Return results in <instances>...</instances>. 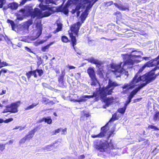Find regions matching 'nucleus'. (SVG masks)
<instances>
[{"label": "nucleus", "mask_w": 159, "mask_h": 159, "mask_svg": "<svg viewBox=\"0 0 159 159\" xmlns=\"http://www.w3.org/2000/svg\"><path fill=\"white\" fill-rule=\"evenodd\" d=\"M93 144L94 148L100 152H105L107 153H110V151L108 149L105 142H103L101 141L97 140L94 142Z\"/></svg>", "instance_id": "nucleus-8"}, {"label": "nucleus", "mask_w": 159, "mask_h": 159, "mask_svg": "<svg viewBox=\"0 0 159 159\" xmlns=\"http://www.w3.org/2000/svg\"><path fill=\"white\" fill-rule=\"evenodd\" d=\"M36 71L38 73L39 76H41L43 74V71L42 69H36Z\"/></svg>", "instance_id": "nucleus-36"}, {"label": "nucleus", "mask_w": 159, "mask_h": 159, "mask_svg": "<svg viewBox=\"0 0 159 159\" xmlns=\"http://www.w3.org/2000/svg\"><path fill=\"white\" fill-rule=\"evenodd\" d=\"M5 3V0H0V8H2Z\"/></svg>", "instance_id": "nucleus-37"}, {"label": "nucleus", "mask_w": 159, "mask_h": 159, "mask_svg": "<svg viewBox=\"0 0 159 159\" xmlns=\"http://www.w3.org/2000/svg\"><path fill=\"white\" fill-rule=\"evenodd\" d=\"M157 67H155L152 70V73H146L142 75H139L143 70L141 68H140L138 72L135 75L132 80L129 83H125L122 87L123 91L121 93L124 94L126 93L129 89H132L137 85L136 84L140 81L144 82L141 84L134 89L129 94L128 99H131L134 95L142 88L145 86L147 84L154 80L156 76L159 75V72L156 76H154L155 74L153 72L158 69Z\"/></svg>", "instance_id": "nucleus-1"}, {"label": "nucleus", "mask_w": 159, "mask_h": 159, "mask_svg": "<svg viewBox=\"0 0 159 159\" xmlns=\"http://www.w3.org/2000/svg\"><path fill=\"white\" fill-rule=\"evenodd\" d=\"M66 128H65L64 129H62V134H65L64 132H66Z\"/></svg>", "instance_id": "nucleus-58"}, {"label": "nucleus", "mask_w": 159, "mask_h": 159, "mask_svg": "<svg viewBox=\"0 0 159 159\" xmlns=\"http://www.w3.org/2000/svg\"><path fill=\"white\" fill-rule=\"evenodd\" d=\"M53 42H51L49 44L47 45L42 47L41 48V50L43 52H45L46 51V50L48 49L50 46L52 45L53 43Z\"/></svg>", "instance_id": "nucleus-27"}, {"label": "nucleus", "mask_w": 159, "mask_h": 159, "mask_svg": "<svg viewBox=\"0 0 159 159\" xmlns=\"http://www.w3.org/2000/svg\"><path fill=\"white\" fill-rule=\"evenodd\" d=\"M32 72L31 71H29L28 72H27L26 74V75L29 80L30 78L31 75H32Z\"/></svg>", "instance_id": "nucleus-38"}, {"label": "nucleus", "mask_w": 159, "mask_h": 159, "mask_svg": "<svg viewBox=\"0 0 159 159\" xmlns=\"http://www.w3.org/2000/svg\"><path fill=\"white\" fill-rule=\"evenodd\" d=\"M82 23L80 22H77L76 24H75L70 27V30L72 32L75 34L76 35H77L78 32L81 25Z\"/></svg>", "instance_id": "nucleus-13"}, {"label": "nucleus", "mask_w": 159, "mask_h": 159, "mask_svg": "<svg viewBox=\"0 0 159 159\" xmlns=\"http://www.w3.org/2000/svg\"><path fill=\"white\" fill-rule=\"evenodd\" d=\"M106 143L107 146V148L108 150L110 151V149H115L116 148V146L113 144V141L112 140H111L109 143Z\"/></svg>", "instance_id": "nucleus-19"}, {"label": "nucleus", "mask_w": 159, "mask_h": 159, "mask_svg": "<svg viewBox=\"0 0 159 159\" xmlns=\"http://www.w3.org/2000/svg\"><path fill=\"white\" fill-rule=\"evenodd\" d=\"M131 53V54H121L124 62V64L130 65L129 67H132L133 66L135 65V63L137 64L141 61V60L135 59L141 57L140 54L143 55V53L140 51H133Z\"/></svg>", "instance_id": "nucleus-4"}, {"label": "nucleus", "mask_w": 159, "mask_h": 159, "mask_svg": "<svg viewBox=\"0 0 159 159\" xmlns=\"http://www.w3.org/2000/svg\"><path fill=\"white\" fill-rule=\"evenodd\" d=\"M73 48L75 52H76L79 55H80L81 54V52L79 49H78L77 48H76V47H75V46L73 47Z\"/></svg>", "instance_id": "nucleus-40"}, {"label": "nucleus", "mask_w": 159, "mask_h": 159, "mask_svg": "<svg viewBox=\"0 0 159 159\" xmlns=\"http://www.w3.org/2000/svg\"><path fill=\"white\" fill-rule=\"evenodd\" d=\"M26 140H27L25 136L21 139L20 141V144H22L24 143Z\"/></svg>", "instance_id": "nucleus-43"}, {"label": "nucleus", "mask_w": 159, "mask_h": 159, "mask_svg": "<svg viewBox=\"0 0 159 159\" xmlns=\"http://www.w3.org/2000/svg\"><path fill=\"white\" fill-rule=\"evenodd\" d=\"M113 134V132H111L110 133H109V134H108L109 136H108V138H109Z\"/></svg>", "instance_id": "nucleus-63"}, {"label": "nucleus", "mask_w": 159, "mask_h": 159, "mask_svg": "<svg viewBox=\"0 0 159 159\" xmlns=\"http://www.w3.org/2000/svg\"><path fill=\"white\" fill-rule=\"evenodd\" d=\"M39 103L38 102H36L33 103L32 105L29 106L26 108L25 109L26 110H29L33 108L34 107L36 106Z\"/></svg>", "instance_id": "nucleus-30"}, {"label": "nucleus", "mask_w": 159, "mask_h": 159, "mask_svg": "<svg viewBox=\"0 0 159 159\" xmlns=\"http://www.w3.org/2000/svg\"><path fill=\"white\" fill-rule=\"evenodd\" d=\"M8 8H9V7H8V5H7V6H4L3 7V9L4 10H7Z\"/></svg>", "instance_id": "nucleus-56"}, {"label": "nucleus", "mask_w": 159, "mask_h": 159, "mask_svg": "<svg viewBox=\"0 0 159 159\" xmlns=\"http://www.w3.org/2000/svg\"><path fill=\"white\" fill-rule=\"evenodd\" d=\"M25 138H26L27 140H29L30 139H31L33 137L29 134H28L27 135L25 136Z\"/></svg>", "instance_id": "nucleus-50"}, {"label": "nucleus", "mask_w": 159, "mask_h": 159, "mask_svg": "<svg viewBox=\"0 0 159 159\" xmlns=\"http://www.w3.org/2000/svg\"><path fill=\"white\" fill-rule=\"evenodd\" d=\"M36 26L38 30L37 35H38V37H39L42 33L43 29L42 27V25L40 23H38L36 25Z\"/></svg>", "instance_id": "nucleus-18"}, {"label": "nucleus", "mask_w": 159, "mask_h": 159, "mask_svg": "<svg viewBox=\"0 0 159 159\" xmlns=\"http://www.w3.org/2000/svg\"><path fill=\"white\" fill-rule=\"evenodd\" d=\"M119 117L118 116H117V113H116L112 115V116L110 120L109 121V122H111L115 120H117L119 119Z\"/></svg>", "instance_id": "nucleus-26"}, {"label": "nucleus", "mask_w": 159, "mask_h": 159, "mask_svg": "<svg viewBox=\"0 0 159 159\" xmlns=\"http://www.w3.org/2000/svg\"><path fill=\"white\" fill-rule=\"evenodd\" d=\"M13 120V119L12 118H10L7 120H6L5 121V122L6 123H8L10 122L11 121Z\"/></svg>", "instance_id": "nucleus-49"}, {"label": "nucleus", "mask_w": 159, "mask_h": 159, "mask_svg": "<svg viewBox=\"0 0 159 159\" xmlns=\"http://www.w3.org/2000/svg\"><path fill=\"white\" fill-rule=\"evenodd\" d=\"M45 3L46 4L52 3L54 4H56L54 0H45Z\"/></svg>", "instance_id": "nucleus-34"}, {"label": "nucleus", "mask_w": 159, "mask_h": 159, "mask_svg": "<svg viewBox=\"0 0 159 159\" xmlns=\"http://www.w3.org/2000/svg\"><path fill=\"white\" fill-rule=\"evenodd\" d=\"M88 1V0H68L67 4L68 6L72 4L76 5L75 8L72 10L71 12L72 14H74L76 12L77 16H78L80 13V10L81 8H85Z\"/></svg>", "instance_id": "nucleus-5"}, {"label": "nucleus", "mask_w": 159, "mask_h": 159, "mask_svg": "<svg viewBox=\"0 0 159 159\" xmlns=\"http://www.w3.org/2000/svg\"><path fill=\"white\" fill-rule=\"evenodd\" d=\"M0 66H1V67H2L5 66H10L11 65H10L9 64V65L6 62L3 61L1 63V65H0Z\"/></svg>", "instance_id": "nucleus-39"}, {"label": "nucleus", "mask_w": 159, "mask_h": 159, "mask_svg": "<svg viewBox=\"0 0 159 159\" xmlns=\"http://www.w3.org/2000/svg\"><path fill=\"white\" fill-rule=\"evenodd\" d=\"M25 50H26L28 52H32L31 50V49L30 48H28L27 47H25Z\"/></svg>", "instance_id": "nucleus-52"}, {"label": "nucleus", "mask_w": 159, "mask_h": 159, "mask_svg": "<svg viewBox=\"0 0 159 159\" xmlns=\"http://www.w3.org/2000/svg\"><path fill=\"white\" fill-rule=\"evenodd\" d=\"M19 6L18 3L16 2L10 3L8 4V7L12 10L17 9Z\"/></svg>", "instance_id": "nucleus-17"}, {"label": "nucleus", "mask_w": 159, "mask_h": 159, "mask_svg": "<svg viewBox=\"0 0 159 159\" xmlns=\"http://www.w3.org/2000/svg\"><path fill=\"white\" fill-rule=\"evenodd\" d=\"M122 63L121 62L119 64H112L111 65V67L113 71H114V74L116 75H117V73L119 74V75H117V77H120L121 76H123L125 79H126L128 75V71H126L124 70V66L125 65L128 66H127L128 68H131V67H129L130 66L129 65L127 64L124 65V63L123 64L122 66L121 65Z\"/></svg>", "instance_id": "nucleus-6"}, {"label": "nucleus", "mask_w": 159, "mask_h": 159, "mask_svg": "<svg viewBox=\"0 0 159 159\" xmlns=\"http://www.w3.org/2000/svg\"><path fill=\"white\" fill-rule=\"evenodd\" d=\"M130 102L131 100H127L126 102L125 103L124 106L123 107L119 108L117 110V111L122 115L124 114L126 109L127 105Z\"/></svg>", "instance_id": "nucleus-15"}, {"label": "nucleus", "mask_w": 159, "mask_h": 159, "mask_svg": "<svg viewBox=\"0 0 159 159\" xmlns=\"http://www.w3.org/2000/svg\"><path fill=\"white\" fill-rule=\"evenodd\" d=\"M146 64L147 67L152 66L158 65L159 64V55L157 57L147 62Z\"/></svg>", "instance_id": "nucleus-14"}, {"label": "nucleus", "mask_w": 159, "mask_h": 159, "mask_svg": "<svg viewBox=\"0 0 159 159\" xmlns=\"http://www.w3.org/2000/svg\"><path fill=\"white\" fill-rule=\"evenodd\" d=\"M65 75V71L64 70H62L61 71V76H63V77H64Z\"/></svg>", "instance_id": "nucleus-54"}, {"label": "nucleus", "mask_w": 159, "mask_h": 159, "mask_svg": "<svg viewBox=\"0 0 159 159\" xmlns=\"http://www.w3.org/2000/svg\"><path fill=\"white\" fill-rule=\"evenodd\" d=\"M7 22V23L10 24L11 26L12 30H15V27L16 25L14 21L8 19Z\"/></svg>", "instance_id": "nucleus-24"}, {"label": "nucleus", "mask_w": 159, "mask_h": 159, "mask_svg": "<svg viewBox=\"0 0 159 159\" xmlns=\"http://www.w3.org/2000/svg\"><path fill=\"white\" fill-rule=\"evenodd\" d=\"M87 71L92 81L91 83V85H96L98 83V81L96 77L94 68L92 67H89L87 69Z\"/></svg>", "instance_id": "nucleus-9"}, {"label": "nucleus", "mask_w": 159, "mask_h": 159, "mask_svg": "<svg viewBox=\"0 0 159 159\" xmlns=\"http://www.w3.org/2000/svg\"><path fill=\"white\" fill-rule=\"evenodd\" d=\"M53 147V144L48 145L45 147L44 149L47 150V151H50L52 150Z\"/></svg>", "instance_id": "nucleus-32"}, {"label": "nucleus", "mask_w": 159, "mask_h": 159, "mask_svg": "<svg viewBox=\"0 0 159 159\" xmlns=\"http://www.w3.org/2000/svg\"><path fill=\"white\" fill-rule=\"evenodd\" d=\"M153 119L154 121H158L159 120V112H157L155 114Z\"/></svg>", "instance_id": "nucleus-31"}, {"label": "nucleus", "mask_w": 159, "mask_h": 159, "mask_svg": "<svg viewBox=\"0 0 159 159\" xmlns=\"http://www.w3.org/2000/svg\"><path fill=\"white\" fill-rule=\"evenodd\" d=\"M33 21L32 20H29L25 22L23 25L22 27L25 30H28L29 26L32 24Z\"/></svg>", "instance_id": "nucleus-16"}, {"label": "nucleus", "mask_w": 159, "mask_h": 159, "mask_svg": "<svg viewBox=\"0 0 159 159\" xmlns=\"http://www.w3.org/2000/svg\"><path fill=\"white\" fill-rule=\"evenodd\" d=\"M6 93V90H3L2 91V93H0V95H2L3 94H5Z\"/></svg>", "instance_id": "nucleus-57"}, {"label": "nucleus", "mask_w": 159, "mask_h": 159, "mask_svg": "<svg viewBox=\"0 0 159 159\" xmlns=\"http://www.w3.org/2000/svg\"><path fill=\"white\" fill-rule=\"evenodd\" d=\"M64 78V77L61 76H60L58 78V82L61 85H63Z\"/></svg>", "instance_id": "nucleus-33"}, {"label": "nucleus", "mask_w": 159, "mask_h": 159, "mask_svg": "<svg viewBox=\"0 0 159 159\" xmlns=\"http://www.w3.org/2000/svg\"><path fill=\"white\" fill-rule=\"evenodd\" d=\"M90 116L88 112L85 111H83L81 113V118L84 116H85L86 117H88Z\"/></svg>", "instance_id": "nucleus-29"}, {"label": "nucleus", "mask_w": 159, "mask_h": 159, "mask_svg": "<svg viewBox=\"0 0 159 159\" xmlns=\"http://www.w3.org/2000/svg\"><path fill=\"white\" fill-rule=\"evenodd\" d=\"M43 121H44L46 123L49 124H50L52 123V120L50 117L49 116L43 118L40 120L41 122Z\"/></svg>", "instance_id": "nucleus-20"}, {"label": "nucleus", "mask_w": 159, "mask_h": 159, "mask_svg": "<svg viewBox=\"0 0 159 159\" xmlns=\"http://www.w3.org/2000/svg\"><path fill=\"white\" fill-rule=\"evenodd\" d=\"M146 67H147V66H146V64H145L141 68L143 70Z\"/></svg>", "instance_id": "nucleus-64"}, {"label": "nucleus", "mask_w": 159, "mask_h": 159, "mask_svg": "<svg viewBox=\"0 0 159 159\" xmlns=\"http://www.w3.org/2000/svg\"><path fill=\"white\" fill-rule=\"evenodd\" d=\"M88 60L89 62L96 65L97 67L98 68V74L101 76H103V73H104V70L102 68L100 67V66L103 64L102 62L98 60L95 59L93 57L89 58Z\"/></svg>", "instance_id": "nucleus-10"}, {"label": "nucleus", "mask_w": 159, "mask_h": 159, "mask_svg": "<svg viewBox=\"0 0 159 159\" xmlns=\"http://www.w3.org/2000/svg\"><path fill=\"white\" fill-rule=\"evenodd\" d=\"M3 37V36L2 34H0V41L2 40V38Z\"/></svg>", "instance_id": "nucleus-62"}, {"label": "nucleus", "mask_w": 159, "mask_h": 159, "mask_svg": "<svg viewBox=\"0 0 159 159\" xmlns=\"http://www.w3.org/2000/svg\"><path fill=\"white\" fill-rule=\"evenodd\" d=\"M111 100H103V102L105 104V105H104L103 106V108H106L108 107L111 104Z\"/></svg>", "instance_id": "nucleus-25"}, {"label": "nucleus", "mask_w": 159, "mask_h": 159, "mask_svg": "<svg viewBox=\"0 0 159 159\" xmlns=\"http://www.w3.org/2000/svg\"><path fill=\"white\" fill-rule=\"evenodd\" d=\"M31 71L32 72V75H34V76L35 78L37 77V75L36 74L37 71H36V70H31Z\"/></svg>", "instance_id": "nucleus-45"}, {"label": "nucleus", "mask_w": 159, "mask_h": 159, "mask_svg": "<svg viewBox=\"0 0 159 159\" xmlns=\"http://www.w3.org/2000/svg\"><path fill=\"white\" fill-rule=\"evenodd\" d=\"M67 2L66 3L65 6L62 7L61 9V11L66 15H67L68 13L69 10L68 8L70 6H68L67 4Z\"/></svg>", "instance_id": "nucleus-22"}, {"label": "nucleus", "mask_w": 159, "mask_h": 159, "mask_svg": "<svg viewBox=\"0 0 159 159\" xmlns=\"http://www.w3.org/2000/svg\"><path fill=\"white\" fill-rule=\"evenodd\" d=\"M109 128L107 125L102 127L101 128V132L98 134H92L91 136L92 138H101L106 136L107 133Z\"/></svg>", "instance_id": "nucleus-11"}, {"label": "nucleus", "mask_w": 159, "mask_h": 159, "mask_svg": "<svg viewBox=\"0 0 159 159\" xmlns=\"http://www.w3.org/2000/svg\"><path fill=\"white\" fill-rule=\"evenodd\" d=\"M48 89L51 90H53V89H54L52 88V87L51 86H50V85H49V86H48Z\"/></svg>", "instance_id": "nucleus-61"}, {"label": "nucleus", "mask_w": 159, "mask_h": 159, "mask_svg": "<svg viewBox=\"0 0 159 159\" xmlns=\"http://www.w3.org/2000/svg\"><path fill=\"white\" fill-rule=\"evenodd\" d=\"M120 10L122 11H125L127 10H129V7L128 6H125L121 5H116Z\"/></svg>", "instance_id": "nucleus-23"}, {"label": "nucleus", "mask_w": 159, "mask_h": 159, "mask_svg": "<svg viewBox=\"0 0 159 159\" xmlns=\"http://www.w3.org/2000/svg\"><path fill=\"white\" fill-rule=\"evenodd\" d=\"M61 40L62 42L65 43H66L68 42V39L66 36H63L61 37Z\"/></svg>", "instance_id": "nucleus-35"}, {"label": "nucleus", "mask_w": 159, "mask_h": 159, "mask_svg": "<svg viewBox=\"0 0 159 159\" xmlns=\"http://www.w3.org/2000/svg\"><path fill=\"white\" fill-rule=\"evenodd\" d=\"M5 147V145L2 144H0V150L2 151L4 149Z\"/></svg>", "instance_id": "nucleus-46"}, {"label": "nucleus", "mask_w": 159, "mask_h": 159, "mask_svg": "<svg viewBox=\"0 0 159 159\" xmlns=\"http://www.w3.org/2000/svg\"><path fill=\"white\" fill-rule=\"evenodd\" d=\"M70 37L71 39V42L72 46L74 47L76 43V39L75 36H73V34H70Z\"/></svg>", "instance_id": "nucleus-21"}, {"label": "nucleus", "mask_w": 159, "mask_h": 159, "mask_svg": "<svg viewBox=\"0 0 159 159\" xmlns=\"http://www.w3.org/2000/svg\"><path fill=\"white\" fill-rule=\"evenodd\" d=\"M39 7L42 10L35 8L34 10L29 9L25 10V8L21 9L17 13V19L21 20L25 16L30 15L33 18L36 17L38 19H41L45 17L50 16L52 13L53 7L50 5H44L40 3Z\"/></svg>", "instance_id": "nucleus-2"}, {"label": "nucleus", "mask_w": 159, "mask_h": 159, "mask_svg": "<svg viewBox=\"0 0 159 159\" xmlns=\"http://www.w3.org/2000/svg\"><path fill=\"white\" fill-rule=\"evenodd\" d=\"M57 28L56 30L54 31V33H56L57 32H58L60 31L62 29V24L61 23H57Z\"/></svg>", "instance_id": "nucleus-28"}, {"label": "nucleus", "mask_w": 159, "mask_h": 159, "mask_svg": "<svg viewBox=\"0 0 159 159\" xmlns=\"http://www.w3.org/2000/svg\"><path fill=\"white\" fill-rule=\"evenodd\" d=\"M148 127L151 129H153L155 130H157L158 129L157 128V127L152 125H149Z\"/></svg>", "instance_id": "nucleus-47"}, {"label": "nucleus", "mask_w": 159, "mask_h": 159, "mask_svg": "<svg viewBox=\"0 0 159 159\" xmlns=\"http://www.w3.org/2000/svg\"><path fill=\"white\" fill-rule=\"evenodd\" d=\"M68 68L70 69H74L75 68V67L73 66H68Z\"/></svg>", "instance_id": "nucleus-55"}, {"label": "nucleus", "mask_w": 159, "mask_h": 159, "mask_svg": "<svg viewBox=\"0 0 159 159\" xmlns=\"http://www.w3.org/2000/svg\"><path fill=\"white\" fill-rule=\"evenodd\" d=\"M42 85L44 87L47 88H48V86L49 85L48 84L45 83H42Z\"/></svg>", "instance_id": "nucleus-48"}, {"label": "nucleus", "mask_w": 159, "mask_h": 159, "mask_svg": "<svg viewBox=\"0 0 159 159\" xmlns=\"http://www.w3.org/2000/svg\"><path fill=\"white\" fill-rule=\"evenodd\" d=\"M98 0H88V2L87 3L86 5L85 10L81 15L80 18L81 19V23L84 22L86 17L89 14V10L92 7L95 3Z\"/></svg>", "instance_id": "nucleus-7"}, {"label": "nucleus", "mask_w": 159, "mask_h": 159, "mask_svg": "<svg viewBox=\"0 0 159 159\" xmlns=\"http://www.w3.org/2000/svg\"><path fill=\"white\" fill-rule=\"evenodd\" d=\"M7 100H3L2 101V104H1L0 103V107H2L5 104H7Z\"/></svg>", "instance_id": "nucleus-44"}, {"label": "nucleus", "mask_w": 159, "mask_h": 159, "mask_svg": "<svg viewBox=\"0 0 159 159\" xmlns=\"http://www.w3.org/2000/svg\"><path fill=\"white\" fill-rule=\"evenodd\" d=\"M25 127H22V126H20V130H24L25 129Z\"/></svg>", "instance_id": "nucleus-60"}, {"label": "nucleus", "mask_w": 159, "mask_h": 159, "mask_svg": "<svg viewBox=\"0 0 159 159\" xmlns=\"http://www.w3.org/2000/svg\"><path fill=\"white\" fill-rule=\"evenodd\" d=\"M120 85V84H119L116 81H113L109 79L107 87L103 88L98 91H97L94 92L92 95L84 96V98H90L95 97L94 99H98V98L100 97V99H111L108 98H107L106 96L107 95L111 94L113 92V90L116 87ZM111 99H114L112 98Z\"/></svg>", "instance_id": "nucleus-3"}, {"label": "nucleus", "mask_w": 159, "mask_h": 159, "mask_svg": "<svg viewBox=\"0 0 159 159\" xmlns=\"http://www.w3.org/2000/svg\"><path fill=\"white\" fill-rule=\"evenodd\" d=\"M61 129H56L55 131V134H57L59 133L61 130Z\"/></svg>", "instance_id": "nucleus-53"}, {"label": "nucleus", "mask_w": 159, "mask_h": 159, "mask_svg": "<svg viewBox=\"0 0 159 159\" xmlns=\"http://www.w3.org/2000/svg\"><path fill=\"white\" fill-rule=\"evenodd\" d=\"M21 78H22V79L23 80H24L25 81H26V77L25 76H22Z\"/></svg>", "instance_id": "nucleus-59"}, {"label": "nucleus", "mask_w": 159, "mask_h": 159, "mask_svg": "<svg viewBox=\"0 0 159 159\" xmlns=\"http://www.w3.org/2000/svg\"><path fill=\"white\" fill-rule=\"evenodd\" d=\"M35 132V129L31 130L29 133V134L32 136V137L34 136Z\"/></svg>", "instance_id": "nucleus-42"}, {"label": "nucleus", "mask_w": 159, "mask_h": 159, "mask_svg": "<svg viewBox=\"0 0 159 159\" xmlns=\"http://www.w3.org/2000/svg\"><path fill=\"white\" fill-rule=\"evenodd\" d=\"M8 112H10L9 105H8L6 107V108L3 110V111H2V113H4Z\"/></svg>", "instance_id": "nucleus-41"}, {"label": "nucleus", "mask_w": 159, "mask_h": 159, "mask_svg": "<svg viewBox=\"0 0 159 159\" xmlns=\"http://www.w3.org/2000/svg\"><path fill=\"white\" fill-rule=\"evenodd\" d=\"M20 104V101L14 103H12L10 105H9L10 112L15 113L18 112L17 108L19 106Z\"/></svg>", "instance_id": "nucleus-12"}, {"label": "nucleus", "mask_w": 159, "mask_h": 159, "mask_svg": "<svg viewBox=\"0 0 159 159\" xmlns=\"http://www.w3.org/2000/svg\"><path fill=\"white\" fill-rule=\"evenodd\" d=\"M150 57H144L142 58V60H141L142 61L143 60H150Z\"/></svg>", "instance_id": "nucleus-51"}]
</instances>
